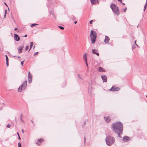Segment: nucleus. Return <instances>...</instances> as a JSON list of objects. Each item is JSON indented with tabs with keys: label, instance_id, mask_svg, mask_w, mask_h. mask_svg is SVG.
<instances>
[{
	"label": "nucleus",
	"instance_id": "f257e3e1",
	"mask_svg": "<svg viewBox=\"0 0 147 147\" xmlns=\"http://www.w3.org/2000/svg\"><path fill=\"white\" fill-rule=\"evenodd\" d=\"M112 130L116 134H117L118 136L121 138V134H122L123 130V125L120 121L112 123L111 125Z\"/></svg>",
	"mask_w": 147,
	"mask_h": 147
},
{
	"label": "nucleus",
	"instance_id": "f03ea898",
	"mask_svg": "<svg viewBox=\"0 0 147 147\" xmlns=\"http://www.w3.org/2000/svg\"><path fill=\"white\" fill-rule=\"evenodd\" d=\"M105 140L107 145L110 146L115 142V139L113 137L108 136L106 137Z\"/></svg>",
	"mask_w": 147,
	"mask_h": 147
},
{
	"label": "nucleus",
	"instance_id": "7ed1b4c3",
	"mask_svg": "<svg viewBox=\"0 0 147 147\" xmlns=\"http://www.w3.org/2000/svg\"><path fill=\"white\" fill-rule=\"evenodd\" d=\"M90 36L92 43L94 44L96 40V33L93 30H91L90 32Z\"/></svg>",
	"mask_w": 147,
	"mask_h": 147
},
{
	"label": "nucleus",
	"instance_id": "20e7f679",
	"mask_svg": "<svg viewBox=\"0 0 147 147\" xmlns=\"http://www.w3.org/2000/svg\"><path fill=\"white\" fill-rule=\"evenodd\" d=\"M110 7L115 14L117 16L119 14V8L117 5L114 4H112L111 5Z\"/></svg>",
	"mask_w": 147,
	"mask_h": 147
},
{
	"label": "nucleus",
	"instance_id": "39448f33",
	"mask_svg": "<svg viewBox=\"0 0 147 147\" xmlns=\"http://www.w3.org/2000/svg\"><path fill=\"white\" fill-rule=\"evenodd\" d=\"M27 86V81H24L23 83L19 88L18 89V92H21L22 90L25 89Z\"/></svg>",
	"mask_w": 147,
	"mask_h": 147
},
{
	"label": "nucleus",
	"instance_id": "423d86ee",
	"mask_svg": "<svg viewBox=\"0 0 147 147\" xmlns=\"http://www.w3.org/2000/svg\"><path fill=\"white\" fill-rule=\"evenodd\" d=\"M28 82L29 83H31L32 80V74L30 73V72L29 71L28 72Z\"/></svg>",
	"mask_w": 147,
	"mask_h": 147
},
{
	"label": "nucleus",
	"instance_id": "0eeeda50",
	"mask_svg": "<svg viewBox=\"0 0 147 147\" xmlns=\"http://www.w3.org/2000/svg\"><path fill=\"white\" fill-rule=\"evenodd\" d=\"M119 88L118 87H115L113 86H112V87L111 88L110 90L111 91H115L119 90Z\"/></svg>",
	"mask_w": 147,
	"mask_h": 147
},
{
	"label": "nucleus",
	"instance_id": "6e6552de",
	"mask_svg": "<svg viewBox=\"0 0 147 147\" xmlns=\"http://www.w3.org/2000/svg\"><path fill=\"white\" fill-rule=\"evenodd\" d=\"M130 139V138L127 136H124L123 138V140L124 142H127Z\"/></svg>",
	"mask_w": 147,
	"mask_h": 147
},
{
	"label": "nucleus",
	"instance_id": "1a4fd4ad",
	"mask_svg": "<svg viewBox=\"0 0 147 147\" xmlns=\"http://www.w3.org/2000/svg\"><path fill=\"white\" fill-rule=\"evenodd\" d=\"M104 118L105 121L107 123H109L111 121V119L109 116H108L107 117H104Z\"/></svg>",
	"mask_w": 147,
	"mask_h": 147
},
{
	"label": "nucleus",
	"instance_id": "9d476101",
	"mask_svg": "<svg viewBox=\"0 0 147 147\" xmlns=\"http://www.w3.org/2000/svg\"><path fill=\"white\" fill-rule=\"evenodd\" d=\"M103 82H105L107 81V77L105 75H103L101 76Z\"/></svg>",
	"mask_w": 147,
	"mask_h": 147
},
{
	"label": "nucleus",
	"instance_id": "9b49d317",
	"mask_svg": "<svg viewBox=\"0 0 147 147\" xmlns=\"http://www.w3.org/2000/svg\"><path fill=\"white\" fill-rule=\"evenodd\" d=\"M14 39L16 41H18L20 39L19 36L16 34H14Z\"/></svg>",
	"mask_w": 147,
	"mask_h": 147
},
{
	"label": "nucleus",
	"instance_id": "f8f14e48",
	"mask_svg": "<svg viewBox=\"0 0 147 147\" xmlns=\"http://www.w3.org/2000/svg\"><path fill=\"white\" fill-rule=\"evenodd\" d=\"M110 40L109 38V37L107 36H105V39L104 40V42L105 43H109V41Z\"/></svg>",
	"mask_w": 147,
	"mask_h": 147
},
{
	"label": "nucleus",
	"instance_id": "ddd939ff",
	"mask_svg": "<svg viewBox=\"0 0 147 147\" xmlns=\"http://www.w3.org/2000/svg\"><path fill=\"white\" fill-rule=\"evenodd\" d=\"M92 52L93 54H95L98 56H99V53H98V51L97 50L95 49H92Z\"/></svg>",
	"mask_w": 147,
	"mask_h": 147
},
{
	"label": "nucleus",
	"instance_id": "4468645a",
	"mask_svg": "<svg viewBox=\"0 0 147 147\" xmlns=\"http://www.w3.org/2000/svg\"><path fill=\"white\" fill-rule=\"evenodd\" d=\"M24 46H21L19 47L18 52L19 53H22V50L24 48Z\"/></svg>",
	"mask_w": 147,
	"mask_h": 147
},
{
	"label": "nucleus",
	"instance_id": "2eb2a0df",
	"mask_svg": "<svg viewBox=\"0 0 147 147\" xmlns=\"http://www.w3.org/2000/svg\"><path fill=\"white\" fill-rule=\"evenodd\" d=\"M87 55L86 53L84 54L83 56V59L85 62H86L87 61Z\"/></svg>",
	"mask_w": 147,
	"mask_h": 147
},
{
	"label": "nucleus",
	"instance_id": "dca6fc26",
	"mask_svg": "<svg viewBox=\"0 0 147 147\" xmlns=\"http://www.w3.org/2000/svg\"><path fill=\"white\" fill-rule=\"evenodd\" d=\"M43 141V140L42 139H40L38 140L37 142L36 143V144L38 145H40L41 143Z\"/></svg>",
	"mask_w": 147,
	"mask_h": 147
},
{
	"label": "nucleus",
	"instance_id": "f3484780",
	"mask_svg": "<svg viewBox=\"0 0 147 147\" xmlns=\"http://www.w3.org/2000/svg\"><path fill=\"white\" fill-rule=\"evenodd\" d=\"M98 70L100 72H104L105 70L102 67H100L98 69Z\"/></svg>",
	"mask_w": 147,
	"mask_h": 147
},
{
	"label": "nucleus",
	"instance_id": "a211bd4d",
	"mask_svg": "<svg viewBox=\"0 0 147 147\" xmlns=\"http://www.w3.org/2000/svg\"><path fill=\"white\" fill-rule=\"evenodd\" d=\"M91 3L92 4H94L96 3V0H90Z\"/></svg>",
	"mask_w": 147,
	"mask_h": 147
},
{
	"label": "nucleus",
	"instance_id": "6ab92c4d",
	"mask_svg": "<svg viewBox=\"0 0 147 147\" xmlns=\"http://www.w3.org/2000/svg\"><path fill=\"white\" fill-rule=\"evenodd\" d=\"M33 45V42H31L30 43V49L28 51H29L31 49V48H32Z\"/></svg>",
	"mask_w": 147,
	"mask_h": 147
},
{
	"label": "nucleus",
	"instance_id": "aec40b11",
	"mask_svg": "<svg viewBox=\"0 0 147 147\" xmlns=\"http://www.w3.org/2000/svg\"><path fill=\"white\" fill-rule=\"evenodd\" d=\"M22 117H23V115L21 114L20 116V120L22 123H23L24 122V121L22 120Z\"/></svg>",
	"mask_w": 147,
	"mask_h": 147
},
{
	"label": "nucleus",
	"instance_id": "412c9836",
	"mask_svg": "<svg viewBox=\"0 0 147 147\" xmlns=\"http://www.w3.org/2000/svg\"><path fill=\"white\" fill-rule=\"evenodd\" d=\"M147 5V3L146 2V3L144 6V11H145V10L146 8Z\"/></svg>",
	"mask_w": 147,
	"mask_h": 147
},
{
	"label": "nucleus",
	"instance_id": "4be33fe9",
	"mask_svg": "<svg viewBox=\"0 0 147 147\" xmlns=\"http://www.w3.org/2000/svg\"><path fill=\"white\" fill-rule=\"evenodd\" d=\"M58 27L61 30H63L64 29V28L62 26H59Z\"/></svg>",
	"mask_w": 147,
	"mask_h": 147
},
{
	"label": "nucleus",
	"instance_id": "5701e85b",
	"mask_svg": "<svg viewBox=\"0 0 147 147\" xmlns=\"http://www.w3.org/2000/svg\"><path fill=\"white\" fill-rule=\"evenodd\" d=\"M38 24H35V23H34V24H31V27H32L33 26H35V25H38Z\"/></svg>",
	"mask_w": 147,
	"mask_h": 147
},
{
	"label": "nucleus",
	"instance_id": "b1692460",
	"mask_svg": "<svg viewBox=\"0 0 147 147\" xmlns=\"http://www.w3.org/2000/svg\"><path fill=\"white\" fill-rule=\"evenodd\" d=\"M5 57H6V61H8V57L7 55H5Z\"/></svg>",
	"mask_w": 147,
	"mask_h": 147
},
{
	"label": "nucleus",
	"instance_id": "393cba45",
	"mask_svg": "<svg viewBox=\"0 0 147 147\" xmlns=\"http://www.w3.org/2000/svg\"><path fill=\"white\" fill-rule=\"evenodd\" d=\"M18 147H21V144L20 142H19L18 143Z\"/></svg>",
	"mask_w": 147,
	"mask_h": 147
},
{
	"label": "nucleus",
	"instance_id": "a878e982",
	"mask_svg": "<svg viewBox=\"0 0 147 147\" xmlns=\"http://www.w3.org/2000/svg\"><path fill=\"white\" fill-rule=\"evenodd\" d=\"M24 60L23 61H21V65H22V66H23V63H24Z\"/></svg>",
	"mask_w": 147,
	"mask_h": 147
},
{
	"label": "nucleus",
	"instance_id": "bb28decb",
	"mask_svg": "<svg viewBox=\"0 0 147 147\" xmlns=\"http://www.w3.org/2000/svg\"><path fill=\"white\" fill-rule=\"evenodd\" d=\"M28 48H29V46H27L26 47V49H25L26 50H28Z\"/></svg>",
	"mask_w": 147,
	"mask_h": 147
},
{
	"label": "nucleus",
	"instance_id": "cd10ccee",
	"mask_svg": "<svg viewBox=\"0 0 147 147\" xmlns=\"http://www.w3.org/2000/svg\"><path fill=\"white\" fill-rule=\"evenodd\" d=\"M6 61V65L7 66H9L8 61Z\"/></svg>",
	"mask_w": 147,
	"mask_h": 147
},
{
	"label": "nucleus",
	"instance_id": "c85d7f7f",
	"mask_svg": "<svg viewBox=\"0 0 147 147\" xmlns=\"http://www.w3.org/2000/svg\"><path fill=\"white\" fill-rule=\"evenodd\" d=\"M86 142V138L85 137H84V145H85V143Z\"/></svg>",
	"mask_w": 147,
	"mask_h": 147
},
{
	"label": "nucleus",
	"instance_id": "c756f323",
	"mask_svg": "<svg viewBox=\"0 0 147 147\" xmlns=\"http://www.w3.org/2000/svg\"><path fill=\"white\" fill-rule=\"evenodd\" d=\"M38 52H36L34 53V55H37L38 54Z\"/></svg>",
	"mask_w": 147,
	"mask_h": 147
},
{
	"label": "nucleus",
	"instance_id": "7c9ffc66",
	"mask_svg": "<svg viewBox=\"0 0 147 147\" xmlns=\"http://www.w3.org/2000/svg\"><path fill=\"white\" fill-rule=\"evenodd\" d=\"M11 126V125L9 124H8L7 125V127L8 128H9Z\"/></svg>",
	"mask_w": 147,
	"mask_h": 147
},
{
	"label": "nucleus",
	"instance_id": "2f4dec72",
	"mask_svg": "<svg viewBox=\"0 0 147 147\" xmlns=\"http://www.w3.org/2000/svg\"><path fill=\"white\" fill-rule=\"evenodd\" d=\"M127 9V7H126L124 9V10H123V11L124 12H125V11H126V10Z\"/></svg>",
	"mask_w": 147,
	"mask_h": 147
},
{
	"label": "nucleus",
	"instance_id": "473e14b6",
	"mask_svg": "<svg viewBox=\"0 0 147 147\" xmlns=\"http://www.w3.org/2000/svg\"><path fill=\"white\" fill-rule=\"evenodd\" d=\"M135 48V46L134 45H133L132 46V49H134Z\"/></svg>",
	"mask_w": 147,
	"mask_h": 147
},
{
	"label": "nucleus",
	"instance_id": "72a5a7b5",
	"mask_svg": "<svg viewBox=\"0 0 147 147\" xmlns=\"http://www.w3.org/2000/svg\"><path fill=\"white\" fill-rule=\"evenodd\" d=\"M93 22V21L92 20H90V24H92V22Z\"/></svg>",
	"mask_w": 147,
	"mask_h": 147
},
{
	"label": "nucleus",
	"instance_id": "f704fd0d",
	"mask_svg": "<svg viewBox=\"0 0 147 147\" xmlns=\"http://www.w3.org/2000/svg\"><path fill=\"white\" fill-rule=\"evenodd\" d=\"M78 78H80V75L79 74H78Z\"/></svg>",
	"mask_w": 147,
	"mask_h": 147
},
{
	"label": "nucleus",
	"instance_id": "c9c22d12",
	"mask_svg": "<svg viewBox=\"0 0 147 147\" xmlns=\"http://www.w3.org/2000/svg\"><path fill=\"white\" fill-rule=\"evenodd\" d=\"M85 63H86V66L87 67L88 66V64H87V61H86V62H85Z\"/></svg>",
	"mask_w": 147,
	"mask_h": 147
},
{
	"label": "nucleus",
	"instance_id": "e433bc0d",
	"mask_svg": "<svg viewBox=\"0 0 147 147\" xmlns=\"http://www.w3.org/2000/svg\"><path fill=\"white\" fill-rule=\"evenodd\" d=\"M7 10H5V14H6V13H7Z\"/></svg>",
	"mask_w": 147,
	"mask_h": 147
},
{
	"label": "nucleus",
	"instance_id": "4c0bfd02",
	"mask_svg": "<svg viewBox=\"0 0 147 147\" xmlns=\"http://www.w3.org/2000/svg\"><path fill=\"white\" fill-rule=\"evenodd\" d=\"M118 1L120 2L121 3H122V0H117Z\"/></svg>",
	"mask_w": 147,
	"mask_h": 147
},
{
	"label": "nucleus",
	"instance_id": "58836bf2",
	"mask_svg": "<svg viewBox=\"0 0 147 147\" xmlns=\"http://www.w3.org/2000/svg\"><path fill=\"white\" fill-rule=\"evenodd\" d=\"M6 14H5L4 15V18H5V17H6Z\"/></svg>",
	"mask_w": 147,
	"mask_h": 147
},
{
	"label": "nucleus",
	"instance_id": "ea45409f",
	"mask_svg": "<svg viewBox=\"0 0 147 147\" xmlns=\"http://www.w3.org/2000/svg\"><path fill=\"white\" fill-rule=\"evenodd\" d=\"M136 40H135V43L136 44V45L138 46V45L136 44Z\"/></svg>",
	"mask_w": 147,
	"mask_h": 147
},
{
	"label": "nucleus",
	"instance_id": "a19ab883",
	"mask_svg": "<svg viewBox=\"0 0 147 147\" xmlns=\"http://www.w3.org/2000/svg\"><path fill=\"white\" fill-rule=\"evenodd\" d=\"M77 21H75L74 22V23L75 24H76L77 23Z\"/></svg>",
	"mask_w": 147,
	"mask_h": 147
},
{
	"label": "nucleus",
	"instance_id": "79ce46f5",
	"mask_svg": "<svg viewBox=\"0 0 147 147\" xmlns=\"http://www.w3.org/2000/svg\"><path fill=\"white\" fill-rule=\"evenodd\" d=\"M18 139L19 140H21V138L20 137V136H18Z\"/></svg>",
	"mask_w": 147,
	"mask_h": 147
},
{
	"label": "nucleus",
	"instance_id": "37998d69",
	"mask_svg": "<svg viewBox=\"0 0 147 147\" xmlns=\"http://www.w3.org/2000/svg\"><path fill=\"white\" fill-rule=\"evenodd\" d=\"M22 132L23 133H24V131L23 129H22Z\"/></svg>",
	"mask_w": 147,
	"mask_h": 147
},
{
	"label": "nucleus",
	"instance_id": "c03bdc74",
	"mask_svg": "<svg viewBox=\"0 0 147 147\" xmlns=\"http://www.w3.org/2000/svg\"><path fill=\"white\" fill-rule=\"evenodd\" d=\"M27 36V34H26L24 36V37H26Z\"/></svg>",
	"mask_w": 147,
	"mask_h": 147
},
{
	"label": "nucleus",
	"instance_id": "a18cd8bd",
	"mask_svg": "<svg viewBox=\"0 0 147 147\" xmlns=\"http://www.w3.org/2000/svg\"><path fill=\"white\" fill-rule=\"evenodd\" d=\"M18 29V28H15V29H14V30L16 31V30H17Z\"/></svg>",
	"mask_w": 147,
	"mask_h": 147
},
{
	"label": "nucleus",
	"instance_id": "49530a36",
	"mask_svg": "<svg viewBox=\"0 0 147 147\" xmlns=\"http://www.w3.org/2000/svg\"><path fill=\"white\" fill-rule=\"evenodd\" d=\"M35 45H34V46H33V49H34L35 48Z\"/></svg>",
	"mask_w": 147,
	"mask_h": 147
},
{
	"label": "nucleus",
	"instance_id": "de8ad7c7",
	"mask_svg": "<svg viewBox=\"0 0 147 147\" xmlns=\"http://www.w3.org/2000/svg\"><path fill=\"white\" fill-rule=\"evenodd\" d=\"M2 107H1L0 108V110H2Z\"/></svg>",
	"mask_w": 147,
	"mask_h": 147
},
{
	"label": "nucleus",
	"instance_id": "09e8293b",
	"mask_svg": "<svg viewBox=\"0 0 147 147\" xmlns=\"http://www.w3.org/2000/svg\"><path fill=\"white\" fill-rule=\"evenodd\" d=\"M4 4H5V5H6V6H7V4H6V3H4Z\"/></svg>",
	"mask_w": 147,
	"mask_h": 147
},
{
	"label": "nucleus",
	"instance_id": "8fccbe9b",
	"mask_svg": "<svg viewBox=\"0 0 147 147\" xmlns=\"http://www.w3.org/2000/svg\"><path fill=\"white\" fill-rule=\"evenodd\" d=\"M18 58H20V56H18Z\"/></svg>",
	"mask_w": 147,
	"mask_h": 147
},
{
	"label": "nucleus",
	"instance_id": "3c124183",
	"mask_svg": "<svg viewBox=\"0 0 147 147\" xmlns=\"http://www.w3.org/2000/svg\"><path fill=\"white\" fill-rule=\"evenodd\" d=\"M17 134H18V136H19V133H18V132H17Z\"/></svg>",
	"mask_w": 147,
	"mask_h": 147
},
{
	"label": "nucleus",
	"instance_id": "603ef678",
	"mask_svg": "<svg viewBox=\"0 0 147 147\" xmlns=\"http://www.w3.org/2000/svg\"><path fill=\"white\" fill-rule=\"evenodd\" d=\"M122 4L123 5H125V4H124V3H122Z\"/></svg>",
	"mask_w": 147,
	"mask_h": 147
},
{
	"label": "nucleus",
	"instance_id": "864d4df0",
	"mask_svg": "<svg viewBox=\"0 0 147 147\" xmlns=\"http://www.w3.org/2000/svg\"><path fill=\"white\" fill-rule=\"evenodd\" d=\"M53 15L54 17H55V15H54L53 14Z\"/></svg>",
	"mask_w": 147,
	"mask_h": 147
},
{
	"label": "nucleus",
	"instance_id": "5fc2aeb1",
	"mask_svg": "<svg viewBox=\"0 0 147 147\" xmlns=\"http://www.w3.org/2000/svg\"><path fill=\"white\" fill-rule=\"evenodd\" d=\"M146 2L147 3V0H146Z\"/></svg>",
	"mask_w": 147,
	"mask_h": 147
},
{
	"label": "nucleus",
	"instance_id": "6e6d98bb",
	"mask_svg": "<svg viewBox=\"0 0 147 147\" xmlns=\"http://www.w3.org/2000/svg\"><path fill=\"white\" fill-rule=\"evenodd\" d=\"M146 97H147V95H146Z\"/></svg>",
	"mask_w": 147,
	"mask_h": 147
},
{
	"label": "nucleus",
	"instance_id": "4d7b16f0",
	"mask_svg": "<svg viewBox=\"0 0 147 147\" xmlns=\"http://www.w3.org/2000/svg\"><path fill=\"white\" fill-rule=\"evenodd\" d=\"M16 56H13V57H15Z\"/></svg>",
	"mask_w": 147,
	"mask_h": 147
},
{
	"label": "nucleus",
	"instance_id": "13d9d810",
	"mask_svg": "<svg viewBox=\"0 0 147 147\" xmlns=\"http://www.w3.org/2000/svg\"><path fill=\"white\" fill-rule=\"evenodd\" d=\"M97 2H98V0H97Z\"/></svg>",
	"mask_w": 147,
	"mask_h": 147
}]
</instances>
